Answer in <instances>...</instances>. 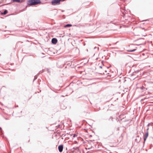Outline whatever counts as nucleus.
I'll use <instances>...</instances> for the list:
<instances>
[{
    "instance_id": "nucleus-48",
    "label": "nucleus",
    "mask_w": 153,
    "mask_h": 153,
    "mask_svg": "<svg viewBox=\"0 0 153 153\" xmlns=\"http://www.w3.org/2000/svg\"><path fill=\"white\" fill-rule=\"evenodd\" d=\"M44 72V71L43 70H42V71L41 72V73H42V72Z\"/></svg>"
},
{
    "instance_id": "nucleus-32",
    "label": "nucleus",
    "mask_w": 153,
    "mask_h": 153,
    "mask_svg": "<svg viewBox=\"0 0 153 153\" xmlns=\"http://www.w3.org/2000/svg\"><path fill=\"white\" fill-rule=\"evenodd\" d=\"M144 126V124H143V126L141 128V131H142L143 130V127Z\"/></svg>"
},
{
    "instance_id": "nucleus-52",
    "label": "nucleus",
    "mask_w": 153,
    "mask_h": 153,
    "mask_svg": "<svg viewBox=\"0 0 153 153\" xmlns=\"http://www.w3.org/2000/svg\"><path fill=\"white\" fill-rule=\"evenodd\" d=\"M87 51H88V49H87Z\"/></svg>"
},
{
    "instance_id": "nucleus-16",
    "label": "nucleus",
    "mask_w": 153,
    "mask_h": 153,
    "mask_svg": "<svg viewBox=\"0 0 153 153\" xmlns=\"http://www.w3.org/2000/svg\"><path fill=\"white\" fill-rule=\"evenodd\" d=\"M38 78V76L37 75H36L34 77V78L33 80V81L34 82L35 80H36Z\"/></svg>"
},
{
    "instance_id": "nucleus-49",
    "label": "nucleus",
    "mask_w": 153,
    "mask_h": 153,
    "mask_svg": "<svg viewBox=\"0 0 153 153\" xmlns=\"http://www.w3.org/2000/svg\"><path fill=\"white\" fill-rule=\"evenodd\" d=\"M92 132L94 133H95L94 132V131H92Z\"/></svg>"
},
{
    "instance_id": "nucleus-41",
    "label": "nucleus",
    "mask_w": 153,
    "mask_h": 153,
    "mask_svg": "<svg viewBox=\"0 0 153 153\" xmlns=\"http://www.w3.org/2000/svg\"><path fill=\"white\" fill-rule=\"evenodd\" d=\"M107 76H110L111 77V75H108Z\"/></svg>"
},
{
    "instance_id": "nucleus-34",
    "label": "nucleus",
    "mask_w": 153,
    "mask_h": 153,
    "mask_svg": "<svg viewBox=\"0 0 153 153\" xmlns=\"http://www.w3.org/2000/svg\"><path fill=\"white\" fill-rule=\"evenodd\" d=\"M65 135H66V134H62V135L61 136H65Z\"/></svg>"
},
{
    "instance_id": "nucleus-13",
    "label": "nucleus",
    "mask_w": 153,
    "mask_h": 153,
    "mask_svg": "<svg viewBox=\"0 0 153 153\" xmlns=\"http://www.w3.org/2000/svg\"><path fill=\"white\" fill-rule=\"evenodd\" d=\"M136 50H136V49H132V50H127V51L128 52H134V51H135Z\"/></svg>"
},
{
    "instance_id": "nucleus-7",
    "label": "nucleus",
    "mask_w": 153,
    "mask_h": 153,
    "mask_svg": "<svg viewBox=\"0 0 153 153\" xmlns=\"http://www.w3.org/2000/svg\"><path fill=\"white\" fill-rule=\"evenodd\" d=\"M11 1L14 2H17L19 3H21L23 2V0H11Z\"/></svg>"
},
{
    "instance_id": "nucleus-15",
    "label": "nucleus",
    "mask_w": 153,
    "mask_h": 153,
    "mask_svg": "<svg viewBox=\"0 0 153 153\" xmlns=\"http://www.w3.org/2000/svg\"><path fill=\"white\" fill-rule=\"evenodd\" d=\"M123 10V11L122 12L123 15H124L123 17H124V16H125V15H126V12H125V10Z\"/></svg>"
},
{
    "instance_id": "nucleus-6",
    "label": "nucleus",
    "mask_w": 153,
    "mask_h": 153,
    "mask_svg": "<svg viewBox=\"0 0 153 153\" xmlns=\"http://www.w3.org/2000/svg\"><path fill=\"white\" fill-rule=\"evenodd\" d=\"M141 137H140L139 136H137L136 137V138L135 139V141L137 143H139L141 140Z\"/></svg>"
},
{
    "instance_id": "nucleus-23",
    "label": "nucleus",
    "mask_w": 153,
    "mask_h": 153,
    "mask_svg": "<svg viewBox=\"0 0 153 153\" xmlns=\"http://www.w3.org/2000/svg\"><path fill=\"white\" fill-rule=\"evenodd\" d=\"M78 138V140H83V139L81 137H79V138Z\"/></svg>"
},
{
    "instance_id": "nucleus-3",
    "label": "nucleus",
    "mask_w": 153,
    "mask_h": 153,
    "mask_svg": "<svg viewBox=\"0 0 153 153\" xmlns=\"http://www.w3.org/2000/svg\"><path fill=\"white\" fill-rule=\"evenodd\" d=\"M34 6L38 5L42 3L40 0H33Z\"/></svg>"
},
{
    "instance_id": "nucleus-53",
    "label": "nucleus",
    "mask_w": 153,
    "mask_h": 153,
    "mask_svg": "<svg viewBox=\"0 0 153 153\" xmlns=\"http://www.w3.org/2000/svg\"><path fill=\"white\" fill-rule=\"evenodd\" d=\"M143 29H144V28H143Z\"/></svg>"
},
{
    "instance_id": "nucleus-26",
    "label": "nucleus",
    "mask_w": 153,
    "mask_h": 153,
    "mask_svg": "<svg viewBox=\"0 0 153 153\" xmlns=\"http://www.w3.org/2000/svg\"><path fill=\"white\" fill-rule=\"evenodd\" d=\"M111 65H110L109 66H108V67H107V69H109V68H111Z\"/></svg>"
},
{
    "instance_id": "nucleus-25",
    "label": "nucleus",
    "mask_w": 153,
    "mask_h": 153,
    "mask_svg": "<svg viewBox=\"0 0 153 153\" xmlns=\"http://www.w3.org/2000/svg\"><path fill=\"white\" fill-rule=\"evenodd\" d=\"M140 134H141V133H142L143 134H144V133L143 131H140Z\"/></svg>"
},
{
    "instance_id": "nucleus-39",
    "label": "nucleus",
    "mask_w": 153,
    "mask_h": 153,
    "mask_svg": "<svg viewBox=\"0 0 153 153\" xmlns=\"http://www.w3.org/2000/svg\"><path fill=\"white\" fill-rule=\"evenodd\" d=\"M61 11H62V12H64L65 11V10H61Z\"/></svg>"
},
{
    "instance_id": "nucleus-43",
    "label": "nucleus",
    "mask_w": 153,
    "mask_h": 153,
    "mask_svg": "<svg viewBox=\"0 0 153 153\" xmlns=\"http://www.w3.org/2000/svg\"><path fill=\"white\" fill-rule=\"evenodd\" d=\"M94 141V140H90V141H91V142H92L93 141Z\"/></svg>"
},
{
    "instance_id": "nucleus-2",
    "label": "nucleus",
    "mask_w": 153,
    "mask_h": 153,
    "mask_svg": "<svg viewBox=\"0 0 153 153\" xmlns=\"http://www.w3.org/2000/svg\"><path fill=\"white\" fill-rule=\"evenodd\" d=\"M27 5L28 6H34L33 0H28L27 1Z\"/></svg>"
},
{
    "instance_id": "nucleus-8",
    "label": "nucleus",
    "mask_w": 153,
    "mask_h": 153,
    "mask_svg": "<svg viewBox=\"0 0 153 153\" xmlns=\"http://www.w3.org/2000/svg\"><path fill=\"white\" fill-rule=\"evenodd\" d=\"M8 12V10H7L5 9L4 10L3 12H2L1 13V14L2 15H4L7 14Z\"/></svg>"
},
{
    "instance_id": "nucleus-11",
    "label": "nucleus",
    "mask_w": 153,
    "mask_h": 153,
    "mask_svg": "<svg viewBox=\"0 0 153 153\" xmlns=\"http://www.w3.org/2000/svg\"><path fill=\"white\" fill-rule=\"evenodd\" d=\"M72 26V25L71 24H67L66 25H65L64 27H71Z\"/></svg>"
},
{
    "instance_id": "nucleus-29",
    "label": "nucleus",
    "mask_w": 153,
    "mask_h": 153,
    "mask_svg": "<svg viewBox=\"0 0 153 153\" xmlns=\"http://www.w3.org/2000/svg\"><path fill=\"white\" fill-rule=\"evenodd\" d=\"M46 70L47 71H48V73L49 72V69L48 68H47L46 69Z\"/></svg>"
},
{
    "instance_id": "nucleus-24",
    "label": "nucleus",
    "mask_w": 153,
    "mask_h": 153,
    "mask_svg": "<svg viewBox=\"0 0 153 153\" xmlns=\"http://www.w3.org/2000/svg\"><path fill=\"white\" fill-rule=\"evenodd\" d=\"M104 61L102 60L101 61V63L103 66H104Z\"/></svg>"
},
{
    "instance_id": "nucleus-45",
    "label": "nucleus",
    "mask_w": 153,
    "mask_h": 153,
    "mask_svg": "<svg viewBox=\"0 0 153 153\" xmlns=\"http://www.w3.org/2000/svg\"><path fill=\"white\" fill-rule=\"evenodd\" d=\"M105 72L106 73V72H107V71H106V70H105Z\"/></svg>"
},
{
    "instance_id": "nucleus-36",
    "label": "nucleus",
    "mask_w": 153,
    "mask_h": 153,
    "mask_svg": "<svg viewBox=\"0 0 153 153\" xmlns=\"http://www.w3.org/2000/svg\"><path fill=\"white\" fill-rule=\"evenodd\" d=\"M99 68H102V67L101 66H99Z\"/></svg>"
},
{
    "instance_id": "nucleus-27",
    "label": "nucleus",
    "mask_w": 153,
    "mask_h": 153,
    "mask_svg": "<svg viewBox=\"0 0 153 153\" xmlns=\"http://www.w3.org/2000/svg\"><path fill=\"white\" fill-rule=\"evenodd\" d=\"M66 0H59V2H60L61 1H64Z\"/></svg>"
},
{
    "instance_id": "nucleus-28",
    "label": "nucleus",
    "mask_w": 153,
    "mask_h": 153,
    "mask_svg": "<svg viewBox=\"0 0 153 153\" xmlns=\"http://www.w3.org/2000/svg\"><path fill=\"white\" fill-rule=\"evenodd\" d=\"M149 129V128H148L146 130V132H149V131H148Z\"/></svg>"
},
{
    "instance_id": "nucleus-47",
    "label": "nucleus",
    "mask_w": 153,
    "mask_h": 153,
    "mask_svg": "<svg viewBox=\"0 0 153 153\" xmlns=\"http://www.w3.org/2000/svg\"><path fill=\"white\" fill-rule=\"evenodd\" d=\"M96 48V47H94V49H95Z\"/></svg>"
},
{
    "instance_id": "nucleus-19",
    "label": "nucleus",
    "mask_w": 153,
    "mask_h": 153,
    "mask_svg": "<svg viewBox=\"0 0 153 153\" xmlns=\"http://www.w3.org/2000/svg\"><path fill=\"white\" fill-rule=\"evenodd\" d=\"M140 88L141 89V90H144V89H145V88L144 87V86H141V87H140Z\"/></svg>"
},
{
    "instance_id": "nucleus-9",
    "label": "nucleus",
    "mask_w": 153,
    "mask_h": 153,
    "mask_svg": "<svg viewBox=\"0 0 153 153\" xmlns=\"http://www.w3.org/2000/svg\"><path fill=\"white\" fill-rule=\"evenodd\" d=\"M61 108L62 109H65L66 108V106L64 105L63 104H61L60 105Z\"/></svg>"
},
{
    "instance_id": "nucleus-40",
    "label": "nucleus",
    "mask_w": 153,
    "mask_h": 153,
    "mask_svg": "<svg viewBox=\"0 0 153 153\" xmlns=\"http://www.w3.org/2000/svg\"><path fill=\"white\" fill-rule=\"evenodd\" d=\"M9 4H10V3H8L6 4H5L7 5H8Z\"/></svg>"
},
{
    "instance_id": "nucleus-50",
    "label": "nucleus",
    "mask_w": 153,
    "mask_h": 153,
    "mask_svg": "<svg viewBox=\"0 0 153 153\" xmlns=\"http://www.w3.org/2000/svg\"><path fill=\"white\" fill-rule=\"evenodd\" d=\"M152 126V129L153 130V126Z\"/></svg>"
},
{
    "instance_id": "nucleus-1",
    "label": "nucleus",
    "mask_w": 153,
    "mask_h": 153,
    "mask_svg": "<svg viewBox=\"0 0 153 153\" xmlns=\"http://www.w3.org/2000/svg\"><path fill=\"white\" fill-rule=\"evenodd\" d=\"M51 4L53 6L57 5L60 4L59 0H52L51 2Z\"/></svg>"
},
{
    "instance_id": "nucleus-5",
    "label": "nucleus",
    "mask_w": 153,
    "mask_h": 153,
    "mask_svg": "<svg viewBox=\"0 0 153 153\" xmlns=\"http://www.w3.org/2000/svg\"><path fill=\"white\" fill-rule=\"evenodd\" d=\"M63 149V144H61L59 145L58 146V149L59 152H62Z\"/></svg>"
},
{
    "instance_id": "nucleus-37",
    "label": "nucleus",
    "mask_w": 153,
    "mask_h": 153,
    "mask_svg": "<svg viewBox=\"0 0 153 153\" xmlns=\"http://www.w3.org/2000/svg\"><path fill=\"white\" fill-rule=\"evenodd\" d=\"M40 74V73H39H39H38L37 74V76H38V75H39Z\"/></svg>"
},
{
    "instance_id": "nucleus-33",
    "label": "nucleus",
    "mask_w": 153,
    "mask_h": 153,
    "mask_svg": "<svg viewBox=\"0 0 153 153\" xmlns=\"http://www.w3.org/2000/svg\"><path fill=\"white\" fill-rule=\"evenodd\" d=\"M55 10H56V13H57L58 12L57 10L56 9H55Z\"/></svg>"
},
{
    "instance_id": "nucleus-20",
    "label": "nucleus",
    "mask_w": 153,
    "mask_h": 153,
    "mask_svg": "<svg viewBox=\"0 0 153 153\" xmlns=\"http://www.w3.org/2000/svg\"><path fill=\"white\" fill-rule=\"evenodd\" d=\"M113 117H112L111 116L110 117L109 119V120H110L111 119L112 121H113Z\"/></svg>"
},
{
    "instance_id": "nucleus-31",
    "label": "nucleus",
    "mask_w": 153,
    "mask_h": 153,
    "mask_svg": "<svg viewBox=\"0 0 153 153\" xmlns=\"http://www.w3.org/2000/svg\"><path fill=\"white\" fill-rule=\"evenodd\" d=\"M74 143L76 144L78 143L76 141H74Z\"/></svg>"
},
{
    "instance_id": "nucleus-42",
    "label": "nucleus",
    "mask_w": 153,
    "mask_h": 153,
    "mask_svg": "<svg viewBox=\"0 0 153 153\" xmlns=\"http://www.w3.org/2000/svg\"><path fill=\"white\" fill-rule=\"evenodd\" d=\"M0 129H1V130L2 131V128L0 127Z\"/></svg>"
},
{
    "instance_id": "nucleus-38",
    "label": "nucleus",
    "mask_w": 153,
    "mask_h": 153,
    "mask_svg": "<svg viewBox=\"0 0 153 153\" xmlns=\"http://www.w3.org/2000/svg\"><path fill=\"white\" fill-rule=\"evenodd\" d=\"M92 137V135H91L90 136V137L89 138H91V137Z\"/></svg>"
},
{
    "instance_id": "nucleus-18",
    "label": "nucleus",
    "mask_w": 153,
    "mask_h": 153,
    "mask_svg": "<svg viewBox=\"0 0 153 153\" xmlns=\"http://www.w3.org/2000/svg\"><path fill=\"white\" fill-rule=\"evenodd\" d=\"M146 44V43L145 42H144L143 43H140V44H137V45H138V46H139L140 45H145Z\"/></svg>"
},
{
    "instance_id": "nucleus-54",
    "label": "nucleus",
    "mask_w": 153,
    "mask_h": 153,
    "mask_svg": "<svg viewBox=\"0 0 153 153\" xmlns=\"http://www.w3.org/2000/svg\"><path fill=\"white\" fill-rule=\"evenodd\" d=\"M30 140H29V142H30Z\"/></svg>"
},
{
    "instance_id": "nucleus-17",
    "label": "nucleus",
    "mask_w": 153,
    "mask_h": 153,
    "mask_svg": "<svg viewBox=\"0 0 153 153\" xmlns=\"http://www.w3.org/2000/svg\"><path fill=\"white\" fill-rule=\"evenodd\" d=\"M147 138H146L145 137H143V143L144 144Z\"/></svg>"
},
{
    "instance_id": "nucleus-4",
    "label": "nucleus",
    "mask_w": 153,
    "mask_h": 153,
    "mask_svg": "<svg viewBox=\"0 0 153 153\" xmlns=\"http://www.w3.org/2000/svg\"><path fill=\"white\" fill-rule=\"evenodd\" d=\"M51 43L53 45H56L58 42L57 39L56 38H53L51 39Z\"/></svg>"
},
{
    "instance_id": "nucleus-14",
    "label": "nucleus",
    "mask_w": 153,
    "mask_h": 153,
    "mask_svg": "<svg viewBox=\"0 0 153 153\" xmlns=\"http://www.w3.org/2000/svg\"><path fill=\"white\" fill-rule=\"evenodd\" d=\"M151 125V126H153V123H149L147 125V127L148 128V127Z\"/></svg>"
},
{
    "instance_id": "nucleus-21",
    "label": "nucleus",
    "mask_w": 153,
    "mask_h": 153,
    "mask_svg": "<svg viewBox=\"0 0 153 153\" xmlns=\"http://www.w3.org/2000/svg\"><path fill=\"white\" fill-rule=\"evenodd\" d=\"M72 134H73V138L75 137L77 135L75 134L72 133Z\"/></svg>"
},
{
    "instance_id": "nucleus-30",
    "label": "nucleus",
    "mask_w": 153,
    "mask_h": 153,
    "mask_svg": "<svg viewBox=\"0 0 153 153\" xmlns=\"http://www.w3.org/2000/svg\"><path fill=\"white\" fill-rule=\"evenodd\" d=\"M143 39V38H140V39H138L136 40L135 41H136L137 40H139V39Z\"/></svg>"
},
{
    "instance_id": "nucleus-12",
    "label": "nucleus",
    "mask_w": 153,
    "mask_h": 153,
    "mask_svg": "<svg viewBox=\"0 0 153 153\" xmlns=\"http://www.w3.org/2000/svg\"><path fill=\"white\" fill-rule=\"evenodd\" d=\"M149 136V132H146L144 135L143 137L146 138H147Z\"/></svg>"
},
{
    "instance_id": "nucleus-22",
    "label": "nucleus",
    "mask_w": 153,
    "mask_h": 153,
    "mask_svg": "<svg viewBox=\"0 0 153 153\" xmlns=\"http://www.w3.org/2000/svg\"><path fill=\"white\" fill-rule=\"evenodd\" d=\"M152 147H153L152 144H151L150 145V146H149V148H150V149H151Z\"/></svg>"
},
{
    "instance_id": "nucleus-46",
    "label": "nucleus",
    "mask_w": 153,
    "mask_h": 153,
    "mask_svg": "<svg viewBox=\"0 0 153 153\" xmlns=\"http://www.w3.org/2000/svg\"><path fill=\"white\" fill-rule=\"evenodd\" d=\"M70 134L71 135V136H72V135H73V134Z\"/></svg>"
},
{
    "instance_id": "nucleus-44",
    "label": "nucleus",
    "mask_w": 153,
    "mask_h": 153,
    "mask_svg": "<svg viewBox=\"0 0 153 153\" xmlns=\"http://www.w3.org/2000/svg\"><path fill=\"white\" fill-rule=\"evenodd\" d=\"M147 21L146 20H143L142 21Z\"/></svg>"
},
{
    "instance_id": "nucleus-51",
    "label": "nucleus",
    "mask_w": 153,
    "mask_h": 153,
    "mask_svg": "<svg viewBox=\"0 0 153 153\" xmlns=\"http://www.w3.org/2000/svg\"><path fill=\"white\" fill-rule=\"evenodd\" d=\"M73 149H75V148H74H74H73Z\"/></svg>"
},
{
    "instance_id": "nucleus-10",
    "label": "nucleus",
    "mask_w": 153,
    "mask_h": 153,
    "mask_svg": "<svg viewBox=\"0 0 153 153\" xmlns=\"http://www.w3.org/2000/svg\"><path fill=\"white\" fill-rule=\"evenodd\" d=\"M114 134V132L113 131L110 132L108 134H107V137H109L111 135H113Z\"/></svg>"
},
{
    "instance_id": "nucleus-35",
    "label": "nucleus",
    "mask_w": 153,
    "mask_h": 153,
    "mask_svg": "<svg viewBox=\"0 0 153 153\" xmlns=\"http://www.w3.org/2000/svg\"><path fill=\"white\" fill-rule=\"evenodd\" d=\"M142 123V122H141L140 123L139 126H141Z\"/></svg>"
}]
</instances>
